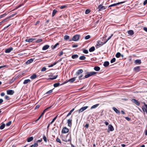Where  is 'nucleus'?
<instances>
[{
    "label": "nucleus",
    "mask_w": 147,
    "mask_h": 147,
    "mask_svg": "<svg viewBox=\"0 0 147 147\" xmlns=\"http://www.w3.org/2000/svg\"><path fill=\"white\" fill-rule=\"evenodd\" d=\"M16 14V13L13 14L10 16L9 17H8V18H11L13 17L14 16H15Z\"/></svg>",
    "instance_id": "obj_49"
},
{
    "label": "nucleus",
    "mask_w": 147,
    "mask_h": 147,
    "mask_svg": "<svg viewBox=\"0 0 147 147\" xmlns=\"http://www.w3.org/2000/svg\"><path fill=\"white\" fill-rule=\"evenodd\" d=\"M131 101L133 103H134L137 105L138 106L140 105V102L135 99H132Z\"/></svg>",
    "instance_id": "obj_7"
},
{
    "label": "nucleus",
    "mask_w": 147,
    "mask_h": 147,
    "mask_svg": "<svg viewBox=\"0 0 147 147\" xmlns=\"http://www.w3.org/2000/svg\"><path fill=\"white\" fill-rule=\"evenodd\" d=\"M69 36L66 35L64 36V39L65 40H67L69 38Z\"/></svg>",
    "instance_id": "obj_40"
},
{
    "label": "nucleus",
    "mask_w": 147,
    "mask_h": 147,
    "mask_svg": "<svg viewBox=\"0 0 147 147\" xmlns=\"http://www.w3.org/2000/svg\"><path fill=\"white\" fill-rule=\"evenodd\" d=\"M140 68V67L138 66L134 68V69L135 71H139V69Z\"/></svg>",
    "instance_id": "obj_39"
},
{
    "label": "nucleus",
    "mask_w": 147,
    "mask_h": 147,
    "mask_svg": "<svg viewBox=\"0 0 147 147\" xmlns=\"http://www.w3.org/2000/svg\"><path fill=\"white\" fill-rule=\"evenodd\" d=\"M90 38V36L89 35H87V36H86L85 37V39L86 40H88V39Z\"/></svg>",
    "instance_id": "obj_44"
},
{
    "label": "nucleus",
    "mask_w": 147,
    "mask_h": 147,
    "mask_svg": "<svg viewBox=\"0 0 147 147\" xmlns=\"http://www.w3.org/2000/svg\"><path fill=\"white\" fill-rule=\"evenodd\" d=\"M53 92V90H51L48 91L45 93L46 94H48L51 93Z\"/></svg>",
    "instance_id": "obj_45"
},
{
    "label": "nucleus",
    "mask_w": 147,
    "mask_h": 147,
    "mask_svg": "<svg viewBox=\"0 0 147 147\" xmlns=\"http://www.w3.org/2000/svg\"><path fill=\"white\" fill-rule=\"evenodd\" d=\"M78 57V55H72L71 58L73 59H76Z\"/></svg>",
    "instance_id": "obj_23"
},
{
    "label": "nucleus",
    "mask_w": 147,
    "mask_h": 147,
    "mask_svg": "<svg viewBox=\"0 0 147 147\" xmlns=\"http://www.w3.org/2000/svg\"><path fill=\"white\" fill-rule=\"evenodd\" d=\"M57 115L54 118H53V119L52 121L50 123V124H52L54 121L56 119H57Z\"/></svg>",
    "instance_id": "obj_43"
},
{
    "label": "nucleus",
    "mask_w": 147,
    "mask_h": 147,
    "mask_svg": "<svg viewBox=\"0 0 147 147\" xmlns=\"http://www.w3.org/2000/svg\"><path fill=\"white\" fill-rule=\"evenodd\" d=\"M46 70V68L45 67H43L42 68L41 71H45Z\"/></svg>",
    "instance_id": "obj_50"
},
{
    "label": "nucleus",
    "mask_w": 147,
    "mask_h": 147,
    "mask_svg": "<svg viewBox=\"0 0 147 147\" xmlns=\"http://www.w3.org/2000/svg\"><path fill=\"white\" fill-rule=\"evenodd\" d=\"M58 76V75H56L55 76H52V77L48 79V80H53L56 79L57 77Z\"/></svg>",
    "instance_id": "obj_19"
},
{
    "label": "nucleus",
    "mask_w": 147,
    "mask_h": 147,
    "mask_svg": "<svg viewBox=\"0 0 147 147\" xmlns=\"http://www.w3.org/2000/svg\"><path fill=\"white\" fill-rule=\"evenodd\" d=\"M57 63V62L54 63L53 64L51 65H49V67H53L54 65H56V64Z\"/></svg>",
    "instance_id": "obj_58"
},
{
    "label": "nucleus",
    "mask_w": 147,
    "mask_h": 147,
    "mask_svg": "<svg viewBox=\"0 0 147 147\" xmlns=\"http://www.w3.org/2000/svg\"><path fill=\"white\" fill-rule=\"evenodd\" d=\"M95 50V47H92L89 49V51L90 52H93Z\"/></svg>",
    "instance_id": "obj_31"
},
{
    "label": "nucleus",
    "mask_w": 147,
    "mask_h": 147,
    "mask_svg": "<svg viewBox=\"0 0 147 147\" xmlns=\"http://www.w3.org/2000/svg\"><path fill=\"white\" fill-rule=\"evenodd\" d=\"M100 67L98 66L95 67L94 68V70L97 71H99L100 70Z\"/></svg>",
    "instance_id": "obj_34"
},
{
    "label": "nucleus",
    "mask_w": 147,
    "mask_h": 147,
    "mask_svg": "<svg viewBox=\"0 0 147 147\" xmlns=\"http://www.w3.org/2000/svg\"><path fill=\"white\" fill-rule=\"evenodd\" d=\"M83 52L85 54H87L88 53V51L86 49L84 50L83 51Z\"/></svg>",
    "instance_id": "obj_54"
},
{
    "label": "nucleus",
    "mask_w": 147,
    "mask_h": 147,
    "mask_svg": "<svg viewBox=\"0 0 147 147\" xmlns=\"http://www.w3.org/2000/svg\"><path fill=\"white\" fill-rule=\"evenodd\" d=\"M5 126V125L4 123H2L0 126V129H4Z\"/></svg>",
    "instance_id": "obj_36"
},
{
    "label": "nucleus",
    "mask_w": 147,
    "mask_h": 147,
    "mask_svg": "<svg viewBox=\"0 0 147 147\" xmlns=\"http://www.w3.org/2000/svg\"><path fill=\"white\" fill-rule=\"evenodd\" d=\"M11 121H9L8 123H6V125L7 126H9L11 124Z\"/></svg>",
    "instance_id": "obj_51"
},
{
    "label": "nucleus",
    "mask_w": 147,
    "mask_h": 147,
    "mask_svg": "<svg viewBox=\"0 0 147 147\" xmlns=\"http://www.w3.org/2000/svg\"><path fill=\"white\" fill-rule=\"evenodd\" d=\"M96 73L97 72H96L93 71L88 73L85 76L84 78L83 79H84L85 78H87L90 76L96 74Z\"/></svg>",
    "instance_id": "obj_1"
},
{
    "label": "nucleus",
    "mask_w": 147,
    "mask_h": 147,
    "mask_svg": "<svg viewBox=\"0 0 147 147\" xmlns=\"http://www.w3.org/2000/svg\"><path fill=\"white\" fill-rule=\"evenodd\" d=\"M68 138V136H67V138ZM70 139H71V138H70L69 137V138H68V139H67V138H66L65 140H64V141L65 142H69V141H70Z\"/></svg>",
    "instance_id": "obj_48"
},
{
    "label": "nucleus",
    "mask_w": 147,
    "mask_h": 147,
    "mask_svg": "<svg viewBox=\"0 0 147 147\" xmlns=\"http://www.w3.org/2000/svg\"><path fill=\"white\" fill-rule=\"evenodd\" d=\"M60 84L59 83H56L54 84L53 85V86L54 87H56L60 85Z\"/></svg>",
    "instance_id": "obj_41"
},
{
    "label": "nucleus",
    "mask_w": 147,
    "mask_h": 147,
    "mask_svg": "<svg viewBox=\"0 0 147 147\" xmlns=\"http://www.w3.org/2000/svg\"><path fill=\"white\" fill-rule=\"evenodd\" d=\"M83 71L82 69H80L78 70L76 73V75L78 76L82 74Z\"/></svg>",
    "instance_id": "obj_13"
},
{
    "label": "nucleus",
    "mask_w": 147,
    "mask_h": 147,
    "mask_svg": "<svg viewBox=\"0 0 147 147\" xmlns=\"http://www.w3.org/2000/svg\"><path fill=\"white\" fill-rule=\"evenodd\" d=\"M121 55V56L122 57H123V55H121L120 53L118 52V53H117V54H116V57L117 58H119L120 56Z\"/></svg>",
    "instance_id": "obj_32"
},
{
    "label": "nucleus",
    "mask_w": 147,
    "mask_h": 147,
    "mask_svg": "<svg viewBox=\"0 0 147 147\" xmlns=\"http://www.w3.org/2000/svg\"><path fill=\"white\" fill-rule=\"evenodd\" d=\"M108 129H109V130L110 131H113L114 130V128L112 125H109L108 126Z\"/></svg>",
    "instance_id": "obj_16"
},
{
    "label": "nucleus",
    "mask_w": 147,
    "mask_h": 147,
    "mask_svg": "<svg viewBox=\"0 0 147 147\" xmlns=\"http://www.w3.org/2000/svg\"><path fill=\"white\" fill-rule=\"evenodd\" d=\"M33 61V60L32 59H31L26 61V63L27 64H28L32 63Z\"/></svg>",
    "instance_id": "obj_18"
},
{
    "label": "nucleus",
    "mask_w": 147,
    "mask_h": 147,
    "mask_svg": "<svg viewBox=\"0 0 147 147\" xmlns=\"http://www.w3.org/2000/svg\"><path fill=\"white\" fill-rule=\"evenodd\" d=\"M5 98L7 100H8L9 99V97L7 95H6L5 96Z\"/></svg>",
    "instance_id": "obj_57"
},
{
    "label": "nucleus",
    "mask_w": 147,
    "mask_h": 147,
    "mask_svg": "<svg viewBox=\"0 0 147 147\" xmlns=\"http://www.w3.org/2000/svg\"><path fill=\"white\" fill-rule=\"evenodd\" d=\"M30 82V79H27L24 80V81L23 82V84H26Z\"/></svg>",
    "instance_id": "obj_25"
},
{
    "label": "nucleus",
    "mask_w": 147,
    "mask_h": 147,
    "mask_svg": "<svg viewBox=\"0 0 147 147\" xmlns=\"http://www.w3.org/2000/svg\"><path fill=\"white\" fill-rule=\"evenodd\" d=\"M147 4V0H145L144 2L143 5H145Z\"/></svg>",
    "instance_id": "obj_61"
},
{
    "label": "nucleus",
    "mask_w": 147,
    "mask_h": 147,
    "mask_svg": "<svg viewBox=\"0 0 147 147\" xmlns=\"http://www.w3.org/2000/svg\"><path fill=\"white\" fill-rule=\"evenodd\" d=\"M43 139L44 140V141L45 142H47V138H46V137L45 135H44L43 136Z\"/></svg>",
    "instance_id": "obj_47"
},
{
    "label": "nucleus",
    "mask_w": 147,
    "mask_h": 147,
    "mask_svg": "<svg viewBox=\"0 0 147 147\" xmlns=\"http://www.w3.org/2000/svg\"><path fill=\"white\" fill-rule=\"evenodd\" d=\"M79 38V35H76L73 37L72 40L74 41H76L78 40Z\"/></svg>",
    "instance_id": "obj_5"
},
{
    "label": "nucleus",
    "mask_w": 147,
    "mask_h": 147,
    "mask_svg": "<svg viewBox=\"0 0 147 147\" xmlns=\"http://www.w3.org/2000/svg\"><path fill=\"white\" fill-rule=\"evenodd\" d=\"M125 118L128 121H129L131 119L130 118L127 117H125Z\"/></svg>",
    "instance_id": "obj_64"
},
{
    "label": "nucleus",
    "mask_w": 147,
    "mask_h": 147,
    "mask_svg": "<svg viewBox=\"0 0 147 147\" xmlns=\"http://www.w3.org/2000/svg\"><path fill=\"white\" fill-rule=\"evenodd\" d=\"M56 141L57 142H58L60 143H61V142L60 140V139L59 138H57L56 140Z\"/></svg>",
    "instance_id": "obj_56"
},
{
    "label": "nucleus",
    "mask_w": 147,
    "mask_h": 147,
    "mask_svg": "<svg viewBox=\"0 0 147 147\" xmlns=\"http://www.w3.org/2000/svg\"><path fill=\"white\" fill-rule=\"evenodd\" d=\"M51 107V106H50L49 107H48L46 109H45L43 112H42V113L41 114V115H42L44 114L47 111L48 109H49Z\"/></svg>",
    "instance_id": "obj_29"
},
{
    "label": "nucleus",
    "mask_w": 147,
    "mask_h": 147,
    "mask_svg": "<svg viewBox=\"0 0 147 147\" xmlns=\"http://www.w3.org/2000/svg\"><path fill=\"white\" fill-rule=\"evenodd\" d=\"M88 108V106H86L82 107L81 109L78 110L79 113H80L85 110H86Z\"/></svg>",
    "instance_id": "obj_3"
},
{
    "label": "nucleus",
    "mask_w": 147,
    "mask_h": 147,
    "mask_svg": "<svg viewBox=\"0 0 147 147\" xmlns=\"http://www.w3.org/2000/svg\"><path fill=\"white\" fill-rule=\"evenodd\" d=\"M109 62L107 61H106L104 63L103 65L105 67H107L109 65Z\"/></svg>",
    "instance_id": "obj_30"
},
{
    "label": "nucleus",
    "mask_w": 147,
    "mask_h": 147,
    "mask_svg": "<svg viewBox=\"0 0 147 147\" xmlns=\"http://www.w3.org/2000/svg\"><path fill=\"white\" fill-rule=\"evenodd\" d=\"M143 30L147 32V28L146 27H144L143 28Z\"/></svg>",
    "instance_id": "obj_63"
},
{
    "label": "nucleus",
    "mask_w": 147,
    "mask_h": 147,
    "mask_svg": "<svg viewBox=\"0 0 147 147\" xmlns=\"http://www.w3.org/2000/svg\"><path fill=\"white\" fill-rule=\"evenodd\" d=\"M125 3V1H123V2H119V3H115V4H112L111 5H110L109 7H113V6H116L117 5H118L119 4H122V3Z\"/></svg>",
    "instance_id": "obj_12"
},
{
    "label": "nucleus",
    "mask_w": 147,
    "mask_h": 147,
    "mask_svg": "<svg viewBox=\"0 0 147 147\" xmlns=\"http://www.w3.org/2000/svg\"><path fill=\"white\" fill-rule=\"evenodd\" d=\"M35 38H27L25 40L26 42H32L34 40H35Z\"/></svg>",
    "instance_id": "obj_14"
},
{
    "label": "nucleus",
    "mask_w": 147,
    "mask_h": 147,
    "mask_svg": "<svg viewBox=\"0 0 147 147\" xmlns=\"http://www.w3.org/2000/svg\"><path fill=\"white\" fill-rule=\"evenodd\" d=\"M99 11H101L105 9V7L102 5H100L98 7Z\"/></svg>",
    "instance_id": "obj_6"
},
{
    "label": "nucleus",
    "mask_w": 147,
    "mask_h": 147,
    "mask_svg": "<svg viewBox=\"0 0 147 147\" xmlns=\"http://www.w3.org/2000/svg\"><path fill=\"white\" fill-rule=\"evenodd\" d=\"M9 18H6L4 20H3V21H2V22H3V23L5 21H7L9 19Z\"/></svg>",
    "instance_id": "obj_60"
},
{
    "label": "nucleus",
    "mask_w": 147,
    "mask_h": 147,
    "mask_svg": "<svg viewBox=\"0 0 147 147\" xmlns=\"http://www.w3.org/2000/svg\"><path fill=\"white\" fill-rule=\"evenodd\" d=\"M99 105V104H97L95 105L92 106L91 107L90 109H95V108H96V107H97Z\"/></svg>",
    "instance_id": "obj_17"
},
{
    "label": "nucleus",
    "mask_w": 147,
    "mask_h": 147,
    "mask_svg": "<svg viewBox=\"0 0 147 147\" xmlns=\"http://www.w3.org/2000/svg\"><path fill=\"white\" fill-rule=\"evenodd\" d=\"M113 109L117 113H118V114L120 113V111L119 110L117 109L116 108H115V107H113Z\"/></svg>",
    "instance_id": "obj_24"
},
{
    "label": "nucleus",
    "mask_w": 147,
    "mask_h": 147,
    "mask_svg": "<svg viewBox=\"0 0 147 147\" xmlns=\"http://www.w3.org/2000/svg\"><path fill=\"white\" fill-rule=\"evenodd\" d=\"M144 106L145 107L142 106V108L144 113L145 112L147 111V105L144 104Z\"/></svg>",
    "instance_id": "obj_9"
},
{
    "label": "nucleus",
    "mask_w": 147,
    "mask_h": 147,
    "mask_svg": "<svg viewBox=\"0 0 147 147\" xmlns=\"http://www.w3.org/2000/svg\"><path fill=\"white\" fill-rule=\"evenodd\" d=\"M128 33L131 35H132L134 34L133 31L132 30H129L128 31Z\"/></svg>",
    "instance_id": "obj_37"
},
{
    "label": "nucleus",
    "mask_w": 147,
    "mask_h": 147,
    "mask_svg": "<svg viewBox=\"0 0 147 147\" xmlns=\"http://www.w3.org/2000/svg\"><path fill=\"white\" fill-rule=\"evenodd\" d=\"M42 141V139H41L40 140H37L36 142L38 143V142H41Z\"/></svg>",
    "instance_id": "obj_62"
},
{
    "label": "nucleus",
    "mask_w": 147,
    "mask_h": 147,
    "mask_svg": "<svg viewBox=\"0 0 147 147\" xmlns=\"http://www.w3.org/2000/svg\"><path fill=\"white\" fill-rule=\"evenodd\" d=\"M33 139V137L32 136L28 138L27 141L28 142H30L32 141Z\"/></svg>",
    "instance_id": "obj_21"
},
{
    "label": "nucleus",
    "mask_w": 147,
    "mask_h": 147,
    "mask_svg": "<svg viewBox=\"0 0 147 147\" xmlns=\"http://www.w3.org/2000/svg\"><path fill=\"white\" fill-rule=\"evenodd\" d=\"M51 107V106H50L49 107H48L46 109H45L43 112H42V113L41 114V115H42L44 114L47 111L48 109H49Z\"/></svg>",
    "instance_id": "obj_27"
},
{
    "label": "nucleus",
    "mask_w": 147,
    "mask_h": 147,
    "mask_svg": "<svg viewBox=\"0 0 147 147\" xmlns=\"http://www.w3.org/2000/svg\"><path fill=\"white\" fill-rule=\"evenodd\" d=\"M51 107V106H50L49 107H48L46 109H45L43 112H42V113L41 114V115H42L44 114L47 111L48 109H49Z\"/></svg>",
    "instance_id": "obj_28"
},
{
    "label": "nucleus",
    "mask_w": 147,
    "mask_h": 147,
    "mask_svg": "<svg viewBox=\"0 0 147 147\" xmlns=\"http://www.w3.org/2000/svg\"><path fill=\"white\" fill-rule=\"evenodd\" d=\"M42 41V39H39L37 40L36 41V43H38V42H40Z\"/></svg>",
    "instance_id": "obj_52"
},
{
    "label": "nucleus",
    "mask_w": 147,
    "mask_h": 147,
    "mask_svg": "<svg viewBox=\"0 0 147 147\" xmlns=\"http://www.w3.org/2000/svg\"><path fill=\"white\" fill-rule=\"evenodd\" d=\"M69 131V129L66 127H64L62 130V132L63 133L65 134L67 133Z\"/></svg>",
    "instance_id": "obj_10"
},
{
    "label": "nucleus",
    "mask_w": 147,
    "mask_h": 147,
    "mask_svg": "<svg viewBox=\"0 0 147 147\" xmlns=\"http://www.w3.org/2000/svg\"><path fill=\"white\" fill-rule=\"evenodd\" d=\"M59 45V43H57L54 46H52L51 48L52 49H54L56 47Z\"/></svg>",
    "instance_id": "obj_33"
},
{
    "label": "nucleus",
    "mask_w": 147,
    "mask_h": 147,
    "mask_svg": "<svg viewBox=\"0 0 147 147\" xmlns=\"http://www.w3.org/2000/svg\"><path fill=\"white\" fill-rule=\"evenodd\" d=\"M57 11L56 10L54 9L53 10L52 15V17H53L55 15Z\"/></svg>",
    "instance_id": "obj_38"
},
{
    "label": "nucleus",
    "mask_w": 147,
    "mask_h": 147,
    "mask_svg": "<svg viewBox=\"0 0 147 147\" xmlns=\"http://www.w3.org/2000/svg\"><path fill=\"white\" fill-rule=\"evenodd\" d=\"M32 147L33 146L34 147H36L38 146V144L36 142L34 143V144L32 145Z\"/></svg>",
    "instance_id": "obj_42"
},
{
    "label": "nucleus",
    "mask_w": 147,
    "mask_h": 147,
    "mask_svg": "<svg viewBox=\"0 0 147 147\" xmlns=\"http://www.w3.org/2000/svg\"><path fill=\"white\" fill-rule=\"evenodd\" d=\"M66 5H63L62 6H61L60 7V8L61 9H64L66 7Z\"/></svg>",
    "instance_id": "obj_59"
},
{
    "label": "nucleus",
    "mask_w": 147,
    "mask_h": 147,
    "mask_svg": "<svg viewBox=\"0 0 147 147\" xmlns=\"http://www.w3.org/2000/svg\"><path fill=\"white\" fill-rule=\"evenodd\" d=\"M115 58H113L111 61V63H113L115 61Z\"/></svg>",
    "instance_id": "obj_46"
},
{
    "label": "nucleus",
    "mask_w": 147,
    "mask_h": 147,
    "mask_svg": "<svg viewBox=\"0 0 147 147\" xmlns=\"http://www.w3.org/2000/svg\"><path fill=\"white\" fill-rule=\"evenodd\" d=\"M90 12V11L89 9H86L85 11V13L86 14H88Z\"/></svg>",
    "instance_id": "obj_53"
},
{
    "label": "nucleus",
    "mask_w": 147,
    "mask_h": 147,
    "mask_svg": "<svg viewBox=\"0 0 147 147\" xmlns=\"http://www.w3.org/2000/svg\"><path fill=\"white\" fill-rule=\"evenodd\" d=\"M49 47V46L48 45H46L44 46L42 48V50H45L48 49Z\"/></svg>",
    "instance_id": "obj_15"
},
{
    "label": "nucleus",
    "mask_w": 147,
    "mask_h": 147,
    "mask_svg": "<svg viewBox=\"0 0 147 147\" xmlns=\"http://www.w3.org/2000/svg\"><path fill=\"white\" fill-rule=\"evenodd\" d=\"M7 94L12 95L14 94V91L12 90H8L7 91Z\"/></svg>",
    "instance_id": "obj_8"
},
{
    "label": "nucleus",
    "mask_w": 147,
    "mask_h": 147,
    "mask_svg": "<svg viewBox=\"0 0 147 147\" xmlns=\"http://www.w3.org/2000/svg\"><path fill=\"white\" fill-rule=\"evenodd\" d=\"M67 123L69 126H71L72 125V120L69 119L68 120Z\"/></svg>",
    "instance_id": "obj_22"
},
{
    "label": "nucleus",
    "mask_w": 147,
    "mask_h": 147,
    "mask_svg": "<svg viewBox=\"0 0 147 147\" xmlns=\"http://www.w3.org/2000/svg\"><path fill=\"white\" fill-rule=\"evenodd\" d=\"M135 63L136 64H140L141 63V60L140 59L136 60L135 61Z\"/></svg>",
    "instance_id": "obj_20"
},
{
    "label": "nucleus",
    "mask_w": 147,
    "mask_h": 147,
    "mask_svg": "<svg viewBox=\"0 0 147 147\" xmlns=\"http://www.w3.org/2000/svg\"><path fill=\"white\" fill-rule=\"evenodd\" d=\"M6 14L5 13L3 15L0 16V19L5 17L6 16Z\"/></svg>",
    "instance_id": "obj_55"
},
{
    "label": "nucleus",
    "mask_w": 147,
    "mask_h": 147,
    "mask_svg": "<svg viewBox=\"0 0 147 147\" xmlns=\"http://www.w3.org/2000/svg\"><path fill=\"white\" fill-rule=\"evenodd\" d=\"M103 45H104V43L102 42L98 41H97V44L95 45V47L97 49L102 46Z\"/></svg>",
    "instance_id": "obj_2"
},
{
    "label": "nucleus",
    "mask_w": 147,
    "mask_h": 147,
    "mask_svg": "<svg viewBox=\"0 0 147 147\" xmlns=\"http://www.w3.org/2000/svg\"><path fill=\"white\" fill-rule=\"evenodd\" d=\"M37 77V76L35 74H34L33 75L31 76L30 78L32 79H35Z\"/></svg>",
    "instance_id": "obj_26"
},
{
    "label": "nucleus",
    "mask_w": 147,
    "mask_h": 147,
    "mask_svg": "<svg viewBox=\"0 0 147 147\" xmlns=\"http://www.w3.org/2000/svg\"><path fill=\"white\" fill-rule=\"evenodd\" d=\"M13 50V48L12 47H10L6 49L5 51V53H7L10 52Z\"/></svg>",
    "instance_id": "obj_11"
},
{
    "label": "nucleus",
    "mask_w": 147,
    "mask_h": 147,
    "mask_svg": "<svg viewBox=\"0 0 147 147\" xmlns=\"http://www.w3.org/2000/svg\"><path fill=\"white\" fill-rule=\"evenodd\" d=\"M86 58V57L85 56H82L80 57L79 59L80 60H84Z\"/></svg>",
    "instance_id": "obj_35"
},
{
    "label": "nucleus",
    "mask_w": 147,
    "mask_h": 147,
    "mask_svg": "<svg viewBox=\"0 0 147 147\" xmlns=\"http://www.w3.org/2000/svg\"><path fill=\"white\" fill-rule=\"evenodd\" d=\"M75 78H71L69 80H68L67 82H65L64 83H62V84H61V85H63V84H65L67 82H70L71 83H72L73 82H74L75 80Z\"/></svg>",
    "instance_id": "obj_4"
}]
</instances>
